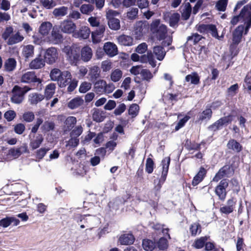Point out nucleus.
Instances as JSON below:
<instances>
[{
    "mask_svg": "<svg viewBox=\"0 0 251 251\" xmlns=\"http://www.w3.org/2000/svg\"><path fill=\"white\" fill-rule=\"evenodd\" d=\"M251 3H249L241 10L239 15L235 16L231 20V24L236 25L240 19H243L245 24V34H246L251 26Z\"/></svg>",
    "mask_w": 251,
    "mask_h": 251,
    "instance_id": "obj_1",
    "label": "nucleus"
},
{
    "mask_svg": "<svg viewBox=\"0 0 251 251\" xmlns=\"http://www.w3.org/2000/svg\"><path fill=\"white\" fill-rule=\"evenodd\" d=\"M67 60L72 65H76L80 60V50L76 46H65L63 49Z\"/></svg>",
    "mask_w": 251,
    "mask_h": 251,
    "instance_id": "obj_2",
    "label": "nucleus"
},
{
    "mask_svg": "<svg viewBox=\"0 0 251 251\" xmlns=\"http://www.w3.org/2000/svg\"><path fill=\"white\" fill-rule=\"evenodd\" d=\"M31 89L27 86L21 87L18 85L15 86L12 90L11 101L15 104H20L24 100V96L26 93Z\"/></svg>",
    "mask_w": 251,
    "mask_h": 251,
    "instance_id": "obj_3",
    "label": "nucleus"
},
{
    "mask_svg": "<svg viewBox=\"0 0 251 251\" xmlns=\"http://www.w3.org/2000/svg\"><path fill=\"white\" fill-rule=\"evenodd\" d=\"M150 30L156 36L159 40L165 39L167 32V26L160 24L159 19H155L151 22L150 25Z\"/></svg>",
    "mask_w": 251,
    "mask_h": 251,
    "instance_id": "obj_4",
    "label": "nucleus"
},
{
    "mask_svg": "<svg viewBox=\"0 0 251 251\" xmlns=\"http://www.w3.org/2000/svg\"><path fill=\"white\" fill-rule=\"evenodd\" d=\"M131 59L134 61H139L143 63L148 62L153 68L155 67L156 65V61L151 51H148L146 54L143 55L141 56L136 53H132L131 55Z\"/></svg>",
    "mask_w": 251,
    "mask_h": 251,
    "instance_id": "obj_5",
    "label": "nucleus"
},
{
    "mask_svg": "<svg viewBox=\"0 0 251 251\" xmlns=\"http://www.w3.org/2000/svg\"><path fill=\"white\" fill-rule=\"evenodd\" d=\"M228 183L226 179H223L215 188V193L221 201H224L226 195V188Z\"/></svg>",
    "mask_w": 251,
    "mask_h": 251,
    "instance_id": "obj_6",
    "label": "nucleus"
},
{
    "mask_svg": "<svg viewBox=\"0 0 251 251\" xmlns=\"http://www.w3.org/2000/svg\"><path fill=\"white\" fill-rule=\"evenodd\" d=\"M236 204V199L231 198L227 201L226 204H223L221 206L220 211L223 214H229L233 211Z\"/></svg>",
    "mask_w": 251,
    "mask_h": 251,
    "instance_id": "obj_7",
    "label": "nucleus"
},
{
    "mask_svg": "<svg viewBox=\"0 0 251 251\" xmlns=\"http://www.w3.org/2000/svg\"><path fill=\"white\" fill-rule=\"evenodd\" d=\"M27 152H28L27 146L26 144H23L18 148L9 150L7 155L12 159H16L22 154Z\"/></svg>",
    "mask_w": 251,
    "mask_h": 251,
    "instance_id": "obj_8",
    "label": "nucleus"
},
{
    "mask_svg": "<svg viewBox=\"0 0 251 251\" xmlns=\"http://www.w3.org/2000/svg\"><path fill=\"white\" fill-rule=\"evenodd\" d=\"M58 56L57 50L55 48L51 47L46 50L44 58L47 63L52 64L57 60Z\"/></svg>",
    "mask_w": 251,
    "mask_h": 251,
    "instance_id": "obj_9",
    "label": "nucleus"
},
{
    "mask_svg": "<svg viewBox=\"0 0 251 251\" xmlns=\"http://www.w3.org/2000/svg\"><path fill=\"white\" fill-rule=\"evenodd\" d=\"M148 31V27L146 24L141 21L136 23L134 35L135 38L140 39Z\"/></svg>",
    "mask_w": 251,
    "mask_h": 251,
    "instance_id": "obj_10",
    "label": "nucleus"
},
{
    "mask_svg": "<svg viewBox=\"0 0 251 251\" xmlns=\"http://www.w3.org/2000/svg\"><path fill=\"white\" fill-rule=\"evenodd\" d=\"M105 30V26L103 25H101L98 29L91 33L92 42L93 43L97 44L101 41Z\"/></svg>",
    "mask_w": 251,
    "mask_h": 251,
    "instance_id": "obj_11",
    "label": "nucleus"
},
{
    "mask_svg": "<svg viewBox=\"0 0 251 251\" xmlns=\"http://www.w3.org/2000/svg\"><path fill=\"white\" fill-rule=\"evenodd\" d=\"M232 121V117L230 115L224 117L217 121L214 124L209 126V128L216 130L224 126H226Z\"/></svg>",
    "mask_w": 251,
    "mask_h": 251,
    "instance_id": "obj_12",
    "label": "nucleus"
},
{
    "mask_svg": "<svg viewBox=\"0 0 251 251\" xmlns=\"http://www.w3.org/2000/svg\"><path fill=\"white\" fill-rule=\"evenodd\" d=\"M103 50L105 53L111 57L116 55L118 52L117 46L111 42H107L104 43Z\"/></svg>",
    "mask_w": 251,
    "mask_h": 251,
    "instance_id": "obj_13",
    "label": "nucleus"
},
{
    "mask_svg": "<svg viewBox=\"0 0 251 251\" xmlns=\"http://www.w3.org/2000/svg\"><path fill=\"white\" fill-rule=\"evenodd\" d=\"M61 30L66 33L74 32L76 28L75 24L70 20H64L60 25Z\"/></svg>",
    "mask_w": 251,
    "mask_h": 251,
    "instance_id": "obj_14",
    "label": "nucleus"
},
{
    "mask_svg": "<svg viewBox=\"0 0 251 251\" xmlns=\"http://www.w3.org/2000/svg\"><path fill=\"white\" fill-rule=\"evenodd\" d=\"M245 27L244 25L238 26L232 33V43L233 44L238 45L240 42L242 37Z\"/></svg>",
    "mask_w": 251,
    "mask_h": 251,
    "instance_id": "obj_15",
    "label": "nucleus"
},
{
    "mask_svg": "<svg viewBox=\"0 0 251 251\" xmlns=\"http://www.w3.org/2000/svg\"><path fill=\"white\" fill-rule=\"evenodd\" d=\"M232 172L229 166H225L216 174L212 181L217 182L224 177L229 176L232 174Z\"/></svg>",
    "mask_w": 251,
    "mask_h": 251,
    "instance_id": "obj_16",
    "label": "nucleus"
},
{
    "mask_svg": "<svg viewBox=\"0 0 251 251\" xmlns=\"http://www.w3.org/2000/svg\"><path fill=\"white\" fill-rule=\"evenodd\" d=\"M21 81L24 83L38 82L40 83V79L37 78L35 73L32 71H28L24 73L21 76Z\"/></svg>",
    "mask_w": 251,
    "mask_h": 251,
    "instance_id": "obj_17",
    "label": "nucleus"
},
{
    "mask_svg": "<svg viewBox=\"0 0 251 251\" xmlns=\"http://www.w3.org/2000/svg\"><path fill=\"white\" fill-rule=\"evenodd\" d=\"M163 17L166 22H169L171 26L174 27L177 25L179 21L180 16L177 13L166 12L164 14Z\"/></svg>",
    "mask_w": 251,
    "mask_h": 251,
    "instance_id": "obj_18",
    "label": "nucleus"
},
{
    "mask_svg": "<svg viewBox=\"0 0 251 251\" xmlns=\"http://www.w3.org/2000/svg\"><path fill=\"white\" fill-rule=\"evenodd\" d=\"M80 51V59L84 62L90 61L93 56L92 49L88 46L83 47Z\"/></svg>",
    "mask_w": 251,
    "mask_h": 251,
    "instance_id": "obj_19",
    "label": "nucleus"
},
{
    "mask_svg": "<svg viewBox=\"0 0 251 251\" xmlns=\"http://www.w3.org/2000/svg\"><path fill=\"white\" fill-rule=\"evenodd\" d=\"M170 162V157L165 158L162 161V173L161 178L159 180L160 185L158 187V189H159L161 187V184L163 183L168 173L169 166Z\"/></svg>",
    "mask_w": 251,
    "mask_h": 251,
    "instance_id": "obj_20",
    "label": "nucleus"
},
{
    "mask_svg": "<svg viewBox=\"0 0 251 251\" xmlns=\"http://www.w3.org/2000/svg\"><path fill=\"white\" fill-rule=\"evenodd\" d=\"M72 81V75L69 71H63L62 74L59 78L58 84L60 87H65L69 84Z\"/></svg>",
    "mask_w": 251,
    "mask_h": 251,
    "instance_id": "obj_21",
    "label": "nucleus"
},
{
    "mask_svg": "<svg viewBox=\"0 0 251 251\" xmlns=\"http://www.w3.org/2000/svg\"><path fill=\"white\" fill-rule=\"evenodd\" d=\"M75 219L77 223H82L88 226H92V222L96 220L97 218L90 215H77L75 216Z\"/></svg>",
    "mask_w": 251,
    "mask_h": 251,
    "instance_id": "obj_22",
    "label": "nucleus"
},
{
    "mask_svg": "<svg viewBox=\"0 0 251 251\" xmlns=\"http://www.w3.org/2000/svg\"><path fill=\"white\" fill-rule=\"evenodd\" d=\"M91 33L90 29L87 26H81L79 30L74 34V36L75 38H80L83 39H87Z\"/></svg>",
    "mask_w": 251,
    "mask_h": 251,
    "instance_id": "obj_23",
    "label": "nucleus"
},
{
    "mask_svg": "<svg viewBox=\"0 0 251 251\" xmlns=\"http://www.w3.org/2000/svg\"><path fill=\"white\" fill-rule=\"evenodd\" d=\"M118 43L123 46H130L133 45V39L130 36L122 35L117 38Z\"/></svg>",
    "mask_w": 251,
    "mask_h": 251,
    "instance_id": "obj_24",
    "label": "nucleus"
},
{
    "mask_svg": "<svg viewBox=\"0 0 251 251\" xmlns=\"http://www.w3.org/2000/svg\"><path fill=\"white\" fill-rule=\"evenodd\" d=\"M44 140L43 136L41 134H38L33 136V139H31L29 145L32 150H35L38 148Z\"/></svg>",
    "mask_w": 251,
    "mask_h": 251,
    "instance_id": "obj_25",
    "label": "nucleus"
},
{
    "mask_svg": "<svg viewBox=\"0 0 251 251\" xmlns=\"http://www.w3.org/2000/svg\"><path fill=\"white\" fill-rule=\"evenodd\" d=\"M153 55H155L156 58L159 61H162L164 58L166 51L164 49L163 47L160 46H156L153 48Z\"/></svg>",
    "mask_w": 251,
    "mask_h": 251,
    "instance_id": "obj_26",
    "label": "nucleus"
},
{
    "mask_svg": "<svg viewBox=\"0 0 251 251\" xmlns=\"http://www.w3.org/2000/svg\"><path fill=\"white\" fill-rule=\"evenodd\" d=\"M52 28V24L49 22H45L41 24L40 25L38 31L41 35L46 36Z\"/></svg>",
    "mask_w": 251,
    "mask_h": 251,
    "instance_id": "obj_27",
    "label": "nucleus"
},
{
    "mask_svg": "<svg viewBox=\"0 0 251 251\" xmlns=\"http://www.w3.org/2000/svg\"><path fill=\"white\" fill-rule=\"evenodd\" d=\"M100 71L98 66H93L89 68L88 77L90 80H96L100 76Z\"/></svg>",
    "mask_w": 251,
    "mask_h": 251,
    "instance_id": "obj_28",
    "label": "nucleus"
},
{
    "mask_svg": "<svg viewBox=\"0 0 251 251\" xmlns=\"http://www.w3.org/2000/svg\"><path fill=\"white\" fill-rule=\"evenodd\" d=\"M44 99V96L36 93L30 94L28 96V101L32 105H36Z\"/></svg>",
    "mask_w": 251,
    "mask_h": 251,
    "instance_id": "obj_29",
    "label": "nucleus"
},
{
    "mask_svg": "<svg viewBox=\"0 0 251 251\" xmlns=\"http://www.w3.org/2000/svg\"><path fill=\"white\" fill-rule=\"evenodd\" d=\"M56 85L54 83H50L46 86L44 92V98L47 100L50 99L55 93Z\"/></svg>",
    "mask_w": 251,
    "mask_h": 251,
    "instance_id": "obj_30",
    "label": "nucleus"
},
{
    "mask_svg": "<svg viewBox=\"0 0 251 251\" xmlns=\"http://www.w3.org/2000/svg\"><path fill=\"white\" fill-rule=\"evenodd\" d=\"M83 102L84 100L81 98L76 97L69 101L67 106L69 108L74 109L82 105Z\"/></svg>",
    "mask_w": 251,
    "mask_h": 251,
    "instance_id": "obj_31",
    "label": "nucleus"
},
{
    "mask_svg": "<svg viewBox=\"0 0 251 251\" xmlns=\"http://www.w3.org/2000/svg\"><path fill=\"white\" fill-rule=\"evenodd\" d=\"M119 242L122 245L132 244L134 241V238L132 234H125L121 235L119 238Z\"/></svg>",
    "mask_w": 251,
    "mask_h": 251,
    "instance_id": "obj_32",
    "label": "nucleus"
},
{
    "mask_svg": "<svg viewBox=\"0 0 251 251\" xmlns=\"http://www.w3.org/2000/svg\"><path fill=\"white\" fill-rule=\"evenodd\" d=\"M68 8L65 6H62L54 9L52 11V14L56 18H60L66 15L68 13Z\"/></svg>",
    "mask_w": 251,
    "mask_h": 251,
    "instance_id": "obj_33",
    "label": "nucleus"
},
{
    "mask_svg": "<svg viewBox=\"0 0 251 251\" xmlns=\"http://www.w3.org/2000/svg\"><path fill=\"white\" fill-rule=\"evenodd\" d=\"M105 112L99 110L95 109L92 114V118L94 121L97 122H101L105 118Z\"/></svg>",
    "mask_w": 251,
    "mask_h": 251,
    "instance_id": "obj_34",
    "label": "nucleus"
},
{
    "mask_svg": "<svg viewBox=\"0 0 251 251\" xmlns=\"http://www.w3.org/2000/svg\"><path fill=\"white\" fill-rule=\"evenodd\" d=\"M24 39V37L21 35L20 32H17V33L11 35V36L8 38L7 42V44L10 45L18 43Z\"/></svg>",
    "mask_w": 251,
    "mask_h": 251,
    "instance_id": "obj_35",
    "label": "nucleus"
},
{
    "mask_svg": "<svg viewBox=\"0 0 251 251\" xmlns=\"http://www.w3.org/2000/svg\"><path fill=\"white\" fill-rule=\"evenodd\" d=\"M206 174L205 170L201 168L200 169L199 172L195 176L192 181V185L193 186H196L203 179L204 176Z\"/></svg>",
    "mask_w": 251,
    "mask_h": 251,
    "instance_id": "obj_36",
    "label": "nucleus"
},
{
    "mask_svg": "<svg viewBox=\"0 0 251 251\" xmlns=\"http://www.w3.org/2000/svg\"><path fill=\"white\" fill-rule=\"evenodd\" d=\"M34 48L31 45L25 46L22 49V54L25 58L31 57L34 54Z\"/></svg>",
    "mask_w": 251,
    "mask_h": 251,
    "instance_id": "obj_37",
    "label": "nucleus"
},
{
    "mask_svg": "<svg viewBox=\"0 0 251 251\" xmlns=\"http://www.w3.org/2000/svg\"><path fill=\"white\" fill-rule=\"evenodd\" d=\"M106 81L104 80H99L94 84V89L96 93L99 94L104 93Z\"/></svg>",
    "mask_w": 251,
    "mask_h": 251,
    "instance_id": "obj_38",
    "label": "nucleus"
},
{
    "mask_svg": "<svg viewBox=\"0 0 251 251\" xmlns=\"http://www.w3.org/2000/svg\"><path fill=\"white\" fill-rule=\"evenodd\" d=\"M45 66V61L40 58H36L30 63V67L33 69H38Z\"/></svg>",
    "mask_w": 251,
    "mask_h": 251,
    "instance_id": "obj_39",
    "label": "nucleus"
},
{
    "mask_svg": "<svg viewBox=\"0 0 251 251\" xmlns=\"http://www.w3.org/2000/svg\"><path fill=\"white\" fill-rule=\"evenodd\" d=\"M227 147L228 149L232 150L236 152H239L242 150L241 145L233 139H231L228 141Z\"/></svg>",
    "mask_w": 251,
    "mask_h": 251,
    "instance_id": "obj_40",
    "label": "nucleus"
},
{
    "mask_svg": "<svg viewBox=\"0 0 251 251\" xmlns=\"http://www.w3.org/2000/svg\"><path fill=\"white\" fill-rule=\"evenodd\" d=\"M142 247L146 251H152L155 247V244L151 240L144 239L142 242Z\"/></svg>",
    "mask_w": 251,
    "mask_h": 251,
    "instance_id": "obj_41",
    "label": "nucleus"
},
{
    "mask_svg": "<svg viewBox=\"0 0 251 251\" xmlns=\"http://www.w3.org/2000/svg\"><path fill=\"white\" fill-rule=\"evenodd\" d=\"M94 10V6L90 4H83L80 7L81 13L87 15H90Z\"/></svg>",
    "mask_w": 251,
    "mask_h": 251,
    "instance_id": "obj_42",
    "label": "nucleus"
},
{
    "mask_svg": "<svg viewBox=\"0 0 251 251\" xmlns=\"http://www.w3.org/2000/svg\"><path fill=\"white\" fill-rule=\"evenodd\" d=\"M62 74V72H61L59 69L54 68L51 71L50 76L51 80L57 81L58 82Z\"/></svg>",
    "mask_w": 251,
    "mask_h": 251,
    "instance_id": "obj_43",
    "label": "nucleus"
},
{
    "mask_svg": "<svg viewBox=\"0 0 251 251\" xmlns=\"http://www.w3.org/2000/svg\"><path fill=\"white\" fill-rule=\"evenodd\" d=\"M185 80L187 82H190L191 84L197 85L199 83L200 77L197 74L193 73L186 75Z\"/></svg>",
    "mask_w": 251,
    "mask_h": 251,
    "instance_id": "obj_44",
    "label": "nucleus"
},
{
    "mask_svg": "<svg viewBox=\"0 0 251 251\" xmlns=\"http://www.w3.org/2000/svg\"><path fill=\"white\" fill-rule=\"evenodd\" d=\"M50 38V39L49 40L50 41H52L54 44H57L61 40L62 36L58 31L53 28Z\"/></svg>",
    "mask_w": 251,
    "mask_h": 251,
    "instance_id": "obj_45",
    "label": "nucleus"
},
{
    "mask_svg": "<svg viewBox=\"0 0 251 251\" xmlns=\"http://www.w3.org/2000/svg\"><path fill=\"white\" fill-rule=\"evenodd\" d=\"M76 119L74 116L67 117L64 122L65 126L67 129H71L76 123Z\"/></svg>",
    "mask_w": 251,
    "mask_h": 251,
    "instance_id": "obj_46",
    "label": "nucleus"
},
{
    "mask_svg": "<svg viewBox=\"0 0 251 251\" xmlns=\"http://www.w3.org/2000/svg\"><path fill=\"white\" fill-rule=\"evenodd\" d=\"M207 239L208 238L206 236L201 237L195 241L193 244L192 245V246L196 249H201L204 246L205 242L207 240Z\"/></svg>",
    "mask_w": 251,
    "mask_h": 251,
    "instance_id": "obj_47",
    "label": "nucleus"
},
{
    "mask_svg": "<svg viewBox=\"0 0 251 251\" xmlns=\"http://www.w3.org/2000/svg\"><path fill=\"white\" fill-rule=\"evenodd\" d=\"M192 12V8L190 4L189 3H186L182 12V18L185 20H188Z\"/></svg>",
    "mask_w": 251,
    "mask_h": 251,
    "instance_id": "obj_48",
    "label": "nucleus"
},
{
    "mask_svg": "<svg viewBox=\"0 0 251 251\" xmlns=\"http://www.w3.org/2000/svg\"><path fill=\"white\" fill-rule=\"evenodd\" d=\"M122 75L123 73L122 71L117 69L112 71L110 75V78L112 81L117 82L121 78Z\"/></svg>",
    "mask_w": 251,
    "mask_h": 251,
    "instance_id": "obj_49",
    "label": "nucleus"
},
{
    "mask_svg": "<svg viewBox=\"0 0 251 251\" xmlns=\"http://www.w3.org/2000/svg\"><path fill=\"white\" fill-rule=\"evenodd\" d=\"M45 37L46 36L41 35L39 33V34L34 35L33 36V42L36 45H42L45 42L49 41V39Z\"/></svg>",
    "mask_w": 251,
    "mask_h": 251,
    "instance_id": "obj_50",
    "label": "nucleus"
},
{
    "mask_svg": "<svg viewBox=\"0 0 251 251\" xmlns=\"http://www.w3.org/2000/svg\"><path fill=\"white\" fill-rule=\"evenodd\" d=\"M108 25L110 29L114 30H119L121 26L120 20L116 18L108 21Z\"/></svg>",
    "mask_w": 251,
    "mask_h": 251,
    "instance_id": "obj_51",
    "label": "nucleus"
},
{
    "mask_svg": "<svg viewBox=\"0 0 251 251\" xmlns=\"http://www.w3.org/2000/svg\"><path fill=\"white\" fill-rule=\"evenodd\" d=\"M212 110L210 108H207L199 115V120H209L212 116Z\"/></svg>",
    "mask_w": 251,
    "mask_h": 251,
    "instance_id": "obj_52",
    "label": "nucleus"
},
{
    "mask_svg": "<svg viewBox=\"0 0 251 251\" xmlns=\"http://www.w3.org/2000/svg\"><path fill=\"white\" fill-rule=\"evenodd\" d=\"M22 119L26 123H30L35 119V115L32 111H25L23 114Z\"/></svg>",
    "mask_w": 251,
    "mask_h": 251,
    "instance_id": "obj_53",
    "label": "nucleus"
},
{
    "mask_svg": "<svg viewBox=\"0 0 251 251\" xmlns=\"http://www.w3.org/2000/svg\"><path fill=\"white\" fill-rule=\"evenodd\" d=\"M43 123V119L41 117L37 118L36 119L35 122H34V123L33 124V126H32V128H31L30 134L36 133L37 132V131L38 130L40 126H42Z\"/></svg>",
    "mask_w": 251,
    "mask_h": 251,
    "instance_id": "obj_54",
    "label": "nucleus"
},
{
    "mask_svg": "<svg viewBox=\"0 0 251 251\" xmlns=\"http://www.w3.org/2000/svg\"><path fill=\"white\" fill-rule=\"evenodd\" d=\"M138 9L137 8H131L126 13L127 18L131 20L135 19L138 16Z\"/></svg>",
    "mask_w": 251,
    "mask_h": 251,
    "instance_id": "obj_55",
    "label": "nucleus"
},
{
    "mask_svg": "<svg viewBox=\"0 0 251 251\" xmlns=\"http://www.w3.org/2000/svg\"><path fill=\"white\" fill-rule=\"evenodd\" d=\"M16 61L13 58L8 59L5 63V69L8 71H13L16 67Z\"/></svg>",
    "mask_w": 251,
    "mask_h": 251,
    "instance_id": "obj_56",
    "label": "nucleus"
},
{
    "mask_svg": "<svg viewBox=\"0 0 251 251\" xmlns=\"http://www.w3.org/2000/svg\"><path fill=\"white\" fill-rule=\"evenodd\" d=\"M139 106L138 104L134 103L131 104L128 109V114L131 115L132 117H136L139 112Z\"/></svg>",
    "mask_w": 251,
    "mask_h": 251,
    "instance_id": "obj_57",
    "label": "nucleus"
},
{
    "mask_svg": "<svg viewBox=\"0 0 251 251\" xmlns=\"http://www.w3.org/2000/svg\"><path fill=\"white\" fill-rule=\"evenodd\" d=\"M198 57L200 60H203L206 58L207 55V48L204 46L198 47Z\"/></svg>",
    "mask_w": 251,
    "mask_h": 251,
    "instance_id": "obj_58",
    "label": "nucleus"
},
{
    "mask_svg": "<svg viewBox=\"0 0 251 251\" xmlns=\"http://www.w3.org/2000/svg\"><path fill=\"white\" fill-rule=\"evenodd\" d=\"M54 128V124L52 122L46 121L43 123L41 126V129L43 132H47L52 130Z\"/></svg>",
    "mask_w": 251,
    "mask_h": 251,
    "instance_id": "obj_59",
    "label": "nucleus"
},
{
    "mask_svg": "<svg viewBox=\"0 0 251 251\" xmlns=\"http://www.w3.org/2000/svg\"><path fill=\"white\" fill-rule=\"evenodd\" d=\"M120 13L117 11L108 9L106 10V18L109 21L111 19H115V17L118 16Z\"/></svg>",
    "mask_w": 251,
    "mask_h": 251,
    "instance_id": "obj_60",
    "label": "nucleus"
},
{
    "mask_svg": "<svg viewBox=\"0 0 251 251\" xmlns=\"http://www.w3.org/2000/svg\"><path fill=\"white\" fill-rule=\"evenodd\" d=\"M227 0H219L217 1L216 4V8L219 11H225L227 4Z\"/></svg>",
    "mask_w": 251,
    "mask_h": 251,
    "instance_id": "obj_61",
    "label": "nucleus"
},
{
    "mask_svg": "<svg viewBox=\"0 0 251 251\" xmlns=\"http://www.w3.org/2000/svg\"><path fill=\"white\" fill-rule=\"evenodd\" d=\"M190 230L192 235L195 236L197 233L201 232V227L199 224L194 223L191 226Z\"/></svg>",
    "mask_w": 251,
    "mask_h": 251,
    "instance_id": "obj_62",
    "label": "nucleus"
},
{
    "mask_svg": "<svg viewBox=\"0 0 251 251\" xmlns=\"http://www.w3.org/2000/svg\"><path fill=\"white\" fill-rule=\"evenodd\" d=\"M42 5L46 8L50 9L56 5V3L53 0H40Z\"/></svg>",
    "mask_w": 251,
    "mask_h": 251,
    "instance_id": "obj_63",
    "label": "nucleus"
},
{
    "mask_svg": "<svg viewBox=\"0 0 251 251\" xmlns=\"http://www.w3.org/2000/svg\"><path fill=\"white\" fill-rule=\"evenodd\" d=\"M72 138L67 142L66 147L69 149L76 147L79 143V139L74 136H71Z\"/></svg>",
    "mask_w": 251,
    "mask_h": 251,
    "instance_id": "obj_64",
    "label": "nucleus"
}]
</instances>
